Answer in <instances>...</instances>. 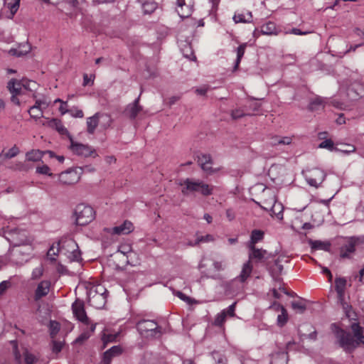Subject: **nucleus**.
Instances as JSON below:
<instances>
[{"label": "nucleus", "instance_id": "obj_1", "mask_svg": "<svg viewBox=\"0 0 364 364\" xmlns=\"http://www.w3.org/2000/svg\"><path fill=\"white\" fill-rule=\"evenodd\" d=\"M179 185L182 186L181 193L183 196L199 193L203 196H208L213 194L214 188L213 186H210L203 181L190 178L181 181Z\"/></svg>", "mask_w": 364, "mask_h": 364}, {"label": "nucleus", "instance_id": "obj_2", "mask_svg": "<svg viewBox=\"0 0 364 364\" xmlns=\"http://www.w3.org/2000/svg\"><path fill=\"white\" fill-rule=\"evenodd\" d=\"M108 291L101 284L92 286L88 293V303L90 306L97 309H102L106 303Z\"/></svg>", "mask_w": 364, "mask_h": 364}, {"label": "nucleus", "instance_id": "obj_3", "mask_svg": "<svg viewBox=\"0 0 364 364\" xmlns=\"http://www.w3.org/2000/svg\"><path fill=\"white\" fill-rule=\"evenodd\" d=\"M136 327L139 333L146 338H159L162 334V328L153 320H140Z\"/></svg>", "mask_w": 364, "mask_h": 364}, {"label": "nucleus", "instance_id": "obj_4", "mask_svg": "<svg viewBox=\"0 0 364 364\" xmlns=\"http://www.w3.org/2000/svg\"><path fill=\"white\" fill-rule=\"evenodd\" d=\"M31 81L27 80H18L16 79L12 78L11 79L7 84V89L9 92L11 94V101L17 105H20V102L18 98V95H21L23 93V89L26 90H32L31 87ZM32 83L35 84V82H32Z\"/></svg>", "mask_w": 364, "mask_h": 364}, {"label": "nucleus", "instance_id": "obj_5", "mask_svg": "<svg viewBox=\"0 0 364 364\" xmlns=\"http://www.w3.org/2000/svg\"><path fill=\"white\" fill-rule=\"evenodd\" d=\"M74 217L77 225H86L94 220L95 211L90 205L79 204L75 209Z\"/></svg>", "mask_w": 364, "mask_h": 364}, {"label": "nucleus", "instance_id": "obj_6", "mask_svg": "<svg viewBox=\"0 0 364 364\" xmlns=\"http://www.w3.org/2000/svg\"><path fill=\"white\" fill-rule=\"evenodd\" d=\"M335 333L340 347L346 353H352L360 345L349 332L342 328H337Z\"/></svg>", "mask_w": 364, "mask_h": 364}, {"label": "nucleus", "instance_id": "obj_7", "mask_svg": "<svg viewBox=\"0 0 364 364\" xmlns=\"http://www.w3.org/2000/svg\"><path fill=\"white\" fill-rule=\"evenodd\" d=\"M363 245L360 236H352L346 237L345 242L339 250L340 257L342 259H351L355 252V247Z\"/></svg>", "mask_w": 364, "mask_h": 364}, {"label": "nucleus", "instance_id": "obj_8", "mask_svg": "<svg viewBox=\"0 0 364 364\" xmlns=\"http://www.w3.org/2000/svg\"><path fill=\"white\" fill-rule=\"evenodd\" d=\"M4 236L14 247H20L28 242L26 232L16 228H8L4 231Z\"/></svg>", "mask_w": 364, "mask_h": 364}, {"label": "nucleus", "instance_id": "obj_9", "mask_svg": "<svg viewBox=\"0 0 364 364\" xmlns=\"http://www.w3.org/2000/svg\"><path fill=\"white\" fill-rule=\"evenodd\" d=\"M63 249H66L68 252V257L71 261L79 262L82 260L81 252L77 242L72 238H68L62 242Z\"/></svg>", "mask_w": 364, "mask_h": 364}, {"label": "nucleus", "instance_id": "obj_10", "mask_svg": "<svg viewBox=\"0 0 364 364\" xmlns=\"http://www.w3.org/2000/svg\"><path fill=\"white\" fill-rule=\"evenodd\" d=\"M70 139V150L76 155L88 157L90 156H93L95 157L97 156L95 153V149L87 144H83L81 143H78L75 141L71 137Z\"/></svg>", "mask_w": 364, "mask_h": 364}, {"label": "nucleus", "instance_id": "obj_11", "mask_svg": "<svg viewBox=\"0 0 364 364\" xmlns=\"http://www.w3.org/2000/svg\"><path fill=\"white\" fill-rule=\"evenodd\" d=\"M81 173V168H70L60 173L59 175V181L65 185H73L80 180Z\"/></svg>", "mask_w": 364, "mask_h": 364}, {"label": "nucleus", "instance_id": "obj_12", "mask_svg": "<svg viewBox=\"0 0 364 364\" xmlns=\"http://www.w3.org/2000/svg\"><path fill=\"white\" fill-rule=\"evenodd\" d=\"M326 174L325 172L318 168L311 169L308 174L305 176V178L308 184L311 186L318 188L325 180Z\"/></svg>", "mask_w": 364, "mask_h": 364}, {"label": "nucleus", "instance_id": "obj_13", "mask_svg": "<svg viewBox=\"0 0 364 364\" xmlns=\"http://www.w3.org/2000/svg\"><path fill=\"white\" fill-rule=\"evenodd\" d=\"M100 119H103L107 126H109L112 122L111 117L107 114L97 112L93 116L87 118V127L89 134H93L97 128Z\"/></svg>", "mask_w": 364, "mask_h": 364}, {"label": "nucleus", "instance_id": "obj_14", "mask_svg": "<svg viewBox=\"0 0 364 364\" xmlns=\"http://www.w3.org/2000/svg\"><path fill=\"white\" fill-rule=\"evenodd\" d=\"M72 311L74 316L79 321L86 325L90 323V319L86 314L84 302L78 299H76L72 304Z\"/></svg>", "mask_w": 364, "mask_h": 364}, {"label": "nucleus", "instance_id": "obj_15", "mask_svg": "<svg viewBox=\"0 0 364 364\" xmlns=\"http://www.w3.org/2000/svg\"><path fill=\"white\" fill-rule=\"evenodd\" d=\"M197 162L198 165L200 166L202 170L205 171L207 174L211 175L215 172H217L219 169L213 168L212 167L213 165V159L210 154H200L197 156Z\"/></svg>", "mask_w": 364, "mask_h": 364}, {"label": "nucleus", "instance_id": "obj_16", "mask_svg": "<svg viewBox=\"0 0 364 364\" xmlns=\"http://www.w3.org/2000/svg\"><path fill=\"white\" fill-rule=\"evenodd\" d=\"M176 11L182 18H188L192 14L193 9V0H177Z\"/></svg>", "mask_w": 364, "mask_h": 364}, {"label": "nucleus", "instance_id": "obj_17", "mask_svg": "<svg viewBox=\"0 0 364 364\" xmlns=\"http://www.w3.org/2000/svg\"><path fill=\"white\" fill-rule=\"evenodd\" d=\"M250 252L248 255L249 260L255 262H263L267 259L270 255L267 252L263 249L257 248L255 246L247 247Z\"/></svg>", "mask_w": 364, "mask_h": 364}, {"label": "nucleus", "instance_id": "obj_18", "mask_svg": "<svg viewBox=\"0 0 364 364\" xmlns=\"http://www.w3.org/2000/svg\"><path fill=\"white\" fill-rule=\"evenodd\" d=\"M48 107V102L44 100H36L35 105L30 107L28 112L31 117L35 119L43 117V109Z\"/></svg>", "mask_w": 364, "mask_h": 364}, {"label": "nucleus", "instance_id": "obj_19", "mask_svg": "<svg viewBox=\"0 0 364 364\" xmlns=\"http://www.w3.org/2000/svg\"><path fill=\"white\" fill-rule=\"evenodd\" d=\"M139 100L140 95L132 103L129 104L124 110V114L130 119H134L142 110V107L139 105Z\"/></svg>", "mask_w": 364, "mask_h": 364}, {"label": "nucleus", "instance_id": "obj_20", "mask_svg": "<svg viewBox=\"0 0 364 364\" xmlns=\"http://www.w3.org/2000/svg\"><path fill=\"white\" fill-rule=\"evenodd\" d=\"M335 291L337 294L338 301H342L346 299V289L347 286V279L343 277H337L335 279Z\"/></svg>", "mask_w": 364, "mask_h": 364}, {"label": "nucleus", "instance_id": "obj_21", "mask_svg": "<svg viewBox=\"0 0 364 364\" xmlns=\"http://www.w3.org/2000/svg\"><path fill=\"white\" fill-rule=\"evenodd\" d=\"M50 282L48 280L41 281L37 286L34 294L35 301H39L41 298L48 295L50 291Z\"/></svg>", "mask_w": 364, "mask_h": 364}, {"label": "nucleus", "instance_id": "obj_22", "mask_svg": "<svg viewBox=\"0 0 364 364\" xmlns=\"http://www.w3.org/2000/svg\"><path fill=\"white\" fill-rule=\"evenodd\" d=\"M122 348L119 346H112L111 348L106 350L103 354L102 363L109 364L112 358L119 355L122 353Z\"/></svg>", "mask_w": 364, "mask_h": 364}, {"label": "nucleus", "instance_id": "obj_23", "mask_svg": "<svg viewBox=\"0 0 364 364\" xmlns=\"http://www.w3.org/2000/svg\"><path fill=\"white\" fill-rule=\"evenodd\" d=\"M350 328L353 333V338L357 341L359 344H364V328L362 327L357 322H352Z\"/></svg>", "mask_w": 364, "mask_h": 364}, {"label": "nucleus", "instance_id": "obj_24", "mask_svg": "<svg viewBox=\"0 0 364 364\" xmlns=\"http://www.w3.org/2000/svg\"><path fill=\"white\" fill-rule=\"evenodd\" d=\"M134 229L133 224L129 221H124L119 226L112 228V233L114 235H125L131 232Z\"/></svg>", "mask_w": 364, "mask_h": 364}, {"label": "nucleus", "instance_id": "obj_25", "mask_svg": "<svg viewBox=\"0 0 364 364\" xmlns=\"http://www.w3.org/2000/svg\"><path fill=\"white\" fill-rule=\"evenodd\" d=\"M308 243L313 250H322L326 252H330L331 244L328 241L313 240L310 239Z\"/></svg>", "mask_w": 364, "mask_h": 364}, {"label": "nucleus", "instance_id": "obj_26", "mask_svg": "<svg viewBox=\"0 0 364 364\" xmlns=\"http://www.w3.org/2000/svg\"><path fill=\"white\" fill-rule=\"evenodd\" d=\"M31 252L32 247L28 242L26 244L20 246L19 248L16 250L14 255H16L17 257L18 255H22L23 257L21 258V262L23 261L27 262L31 254Z\"/></svg>", "mask_w": 364, "mask_h": 364}, {"label": "nucleus", "instance_id": "obj_27", "mask_svg": "<svg viewBox=\"0 0 364 364\" xmlns=\"http://www.w3.org/2000/svg\"><path fill=\"white\" fill-rule=\"evenodd\" d=\"M338 301L341 305L346 317L351 321H355L357 315L353 311L352 306L346 301V299Z\"/></svg>", "mask_w": 364, "mask_h": 364}, {"label": "nucleus", "instance_id": "obj_28", "mask_svg": "<svg viewBox=\"0 0 364 364\" xmlns=\"http://www.w3.org/2000/svg\"><path fill=\"white\" fill-rule=\"evenodd\" d=\"M264 232L261 230H253L250 235V240L247 247L255 246V245L264 239Z\"/></svg>", "mask_w": 364, "mask_h": 364}, {"label": "nucleus", "instance_id": "obj_29", "mask_svg": "<svg viewBox=\"0 0 364 364\" xmlns=\"http://www.w3.org/2000/svg\"><path fill=\"white\" fill-rule=\"evenodd\" d=\"M31 48V46L28 43H24L20 45L18 48L10 49L9 53L12 55L21 57L29 53Z\"/></svg>", "mask_w": 364, "mask_h": 364}, {"label": "nucleus", "instance_id": "obj_30", "mask_svg": "<svg viewBox=\"0 0 364 364\" xmlns=\"http://www.w3.org/2000/svg\"><path fill=\"white\" fill-rule=\"evenodd\" d=\"M252 271V266L250 261H247L243 264L242 271L238 276V279L240 282H244L251 274Z\"/></svg>", "mask_w": 364, "mask_h": 364}, {"label": "nucleus", "instance_id": "obj_31", "mask_svg": "<svg viewBox=\"0 0 364 364\" xmlns=\"http://www.w3.org/2000/svg\"><path fill=\"white\" fill-rule=\"evenodd\" d=\"M260 32L263 35H268V36H272V35H277V27L276 25L271 21H269L266 24L263 25L261 27Z\"/></svg>", "mask_w": 364, "mask_h": 364}, {"label": "nucleus", "instance_id": "obj_32", "mask_svg": "<svg viewBox=\"0 0 364 364\" xmlns=\"http://www.w3.org/2000/svg\"><path fill=\"white\" fill-rule=\"evenodd\" d=\"M288 354L287 352H278L272 355V364H287Z\"/></svg>", "mask_w": 364, "mask_h": 364}, {"label": "nucleus", "instance_id": "obj_33", "mask_svg": "<svg viewBox=\"0 0 364 364\" xmlns=\"http://www.w3.org/2000/svg\"><path fill=\"white\" fill-rule=\"evenodd\" d=\"M43 155V151H41L38 149H33L26 154V158L29 161L36 162L41 161Z\"/></svg>", "mask_w": 364, "mask_h": 364}, {"label": "nucleus", "instance_id": "obj_34", "mask_svg": "<svg viewBox=\"0 0 364 364\" xmlns=\"http://www.w3.org/2000/svg\"><path fill=\"white\" fill-rule=\"evenodd\" d=\"M291 138L289 136H274L272 137L270 144L272 146H277L280 144L289 145L291 143Z\"/></svg>", "mask_w": 364, "mask_h": 364}, {"label": "nucleus", "instance_id": "obj_35", "mask_svg": "<svg viewBox=\"0 0 364 364\" xmlns=\"http://www.w3.org/2000/svg\"><path fill=\"white\" fill-rule=\"evenodd\" d=\"M19 152L20 150L18 147L16 145H14L6 152H4V150H3L0 154V158L5 157L6 159H12L16 156L19 154Z\"/></svg>", "mask_w": 364, "mask_h": 364}, {"label": "nucleus", "instance_id": "obj_36", "mask_svg": "<svg viewBox=\"0 0 364 364\" xmlns=\"http://www.w3.org/2000/svg\"><path fill=\"white\" fill-rule=\"evenodd\" d=\"M19 2L20 0H4V4L10 10L12 16L18 11Z\"/></svg>", "mask_w": 364, "mask_h": 364}, {"label": "nucleus", "instance_id": "obj_37", "mask_svg": "<svg viewBox=\"0 0 364 364\" xmlns=\"http://www.w3.org/2000/svg\"><path fill=\"white\" fill-rule=\"evenodd\" d=\"M246 16L247 18H246L244 14H235L233 16V20L236 23L250 22L252 17V13L249 11L246 14Z\"/></svg>", "mask_w": 364, "mask_h": 364}, {"label": "nucleus", "instance_id": "obj_38", "mask_svg": "<svg viewBox=\"0 0 364 364\" xmlns=\"http://www.w3.org/2000/svg\"><path fill=\"white\" fill-rule=\"evenodd\" d=\"M288 321V314L285 308H282V312L277 316V325L280 327L284 326Z\"/></svg>", "mask_w": 364, "mask_h": 364}, {"label": "nucleus", "instance_id": "obj_39", "mask_svg": "<svg viewBox=\"0 0 364 364\" xmlns=\"http://www.w3.org/2000/svg\"><path fill=\"white\" fill-rule=\"evenodd\" d=\"M325 100L321 97H316L309 104V108L311 111L316 110L318 108L319 106H321L324 104Z\"/></svg>", "mask_w": 364, "mask_h": 364}, {"label": "nucleus", "instance_id": "obj_40", "mask_svg": "<svg viewBox=\"0 0 364 364\" xmlns=\"http://www.w3.org/2000/svg\"><path fill=\"white\" fill-rule=\"evenodd\" d=\"M50 337L53 339L60 331V324L55 321H50L49 324Z\"/></svg>", "mask_w": 364, "mask_h": 364}, {"label": "nucleus", "instance_id": "obj_41", "mask_svg": "<svg viewBox=\"0 0 364 364\" xmlns=\"http://www.w3.org/2000/svg\"><path fill=\"white\" fill-rule=\"evenodd\" d=\"M50 346L53 353L57 354L60 353L63 349V347L64 346V341H56L54 340L53 338L51 341Z\"/></svg>", "mask_w": 364, "mask_h": 364}, {"label": "nucleus", "instance_id": "obj_42", "mask_svg": "<svg viewBox=\"0 0 364 364\" xmlns=\"http://www.w3.org/2000/svg\"><path fill=\"white\" fill-rule=\"evenodd\" d=\"M212 355L216 364H227L228 360L223 354L214 351Z\"/></svg>", "mask_w": 364, "mask_h": 364}, {"label": "nucleus", "instance_id": "obj_43", "mask_svg": "<svg viewBox=\"0 0 364 364\" xmlns=\"http://www.w3.org/2000/svg\"><path fill=\"white\" fill-rule=\"evenodd\" d=\"M157 6L156 4L154 2H145L142 5L143 11L145 14H151L155 11Z\"/></svg>", "mask_w": 364, "mask_h": 364}, {"label": "nucleus", "instance_id": "obj_44", "mask_svg": "<svg viewBox=\"0 0 364 364\" xmlns=\"http://www.w3.org/2000/svg\"><path fill=\"white\" fill-rule=\"evenodd\" d=\"M52 123L55 126L57 131L61 134H68V129L63 125L61 122L58 119H53Z\"/></svg>", "mask_w": 364, "mask_h": 364}, {"label": "nucleus", "instance_id": "obj_45", "mask_svg": "<svg viewBox=\"0 0 364 364\" xmlns=\"http://www.w3.org/2000/svg\"><path fill=\"white\" fill-rule=\"evenodd\" d=\"M226 318L227 316H225V312L221 311L215 316L214 320V325L216 326L222 327L226 321Z\"/></svg>", "mask_w": 364, "mask_h": 364}, {"label": "nucleus", "instance_id": "obj_46", "mask_svg": "<svg viewBox=\"0 0 364 364\" xmlns=\"http://www.w3.org/2000/svg\"><path fill=\"white\" fill-rule=\"evenodd\" d=\"M318 148L327 149L330 151H335V149H337L334 147L333 141L331 139H325L318 145Z\"/></svg>", "mask_w": 364, "mask_h": 364}, {"label": "nucleus", "instance_id": "obj_47", "mask_svg": "<svg viewBox=\"0 0 364 364\" xmlns=\"http://www.w3.org/2000/svg\"><path fill=\"white\" fill-rule=\"evenodd\" d=\"M274 266L275 267L272 269V274L273 277H274L275 274H280L283 270V266L282 264H281V261L279 258L275 260Z\"/></svg>", "mask_w": 364, "mask_h": 364}, {"label": "nucleus", "instance_id": "obj_48", "mask_svg": "<svg viewBox=\"0 0 364 364\" xmlns=\"http://www.w3.org/2000/svg\"><path fill=\"white\" fill-rule=\"evenodd\" d=\"M291 307L294 310L302 314L306 309V305L301 301H294L291 302Z\"/></svg>", "mask_w": 364, "mask_h": 364}, {"label": "nucleus", "instance_id": "obj_49", "mask_svg": "<svg viewBox=\"0 0 364 364\" xmlns=\"http://www.w3.org/2000/svg\"><path fill=\"white\" fill-rule=\"evenodd\" d=\"M176 296L178 298H180L181 300H183L185 302H186L188 304H196L197 303V301H196L195 299L189 297L188 296L186 295L185 294L181 292V291H177Z\"/></svg>", "mask_w": 364, "mask_h": 364}, {"label": "nucleus", "instance_id": "obj_50", "mask_svg": "<svg viewBox=\"0 0 364 364\" xmlns=\"http://www.w3.org/2000/svg\"><path fill=\"white\" fill-rule=\"evenodd\" d=\"M245 115H248L245 111L240 108L233 109L231 112V117L233 119H240Z\"/></svg>", "mask_w": 364, "mask_h": 364}, {"label": "nucleus", "instance_id": "obj_51", "mask_svg": "<svg viewBox=\"0 0 364 364\" xmlns=\"http://www.w3.org/2000/svg\"><path fill=\"white\" fill-rule=\"evenodd\" d=\"M236 302H234L230 306H229L227 309H225L222 311V312H225V316L228 317H234L235 314V307H236Z\"/></svg>", "mask_w": 364, "mask_h": 364}, {"label": "nucleus", "instance_id": "obj_52", "mask_svg": "<svg viewBox=\"0 0 364 364\" xmlns=\"http://www.w3.org/2000/svg\"><path fill=\"white\" fill-rule=\"evenodd\" d=\"M23 355L26 364H34L37 360L36 358L27 350L23 353Z\"/></svg>", "mask_w": 364, "mask_h": 364}, {"label": "nucleus", "instance_id": "obj_53", "mask_svg": "<svg viewBox=\"0 0 364 364\" xmlns=\"http://www.w3.org/2000/svg\"><path fill=\"white\" fill-rule=\"evenodd\" d=\"M36 173L39 174L53 176L52 173H50V168L47 165H43L41 166H37Z\"/></svg>", "mask_w": 364, "mask_h": 364}, {"label": "nucleus", "instance_id": "obj_54", "mask_svg": "<svg viewBox=\"0 0 364 364\" xmlns=\"http://www.w3.org/2000/svg\"><path fill=\"white\" fill-rule=\"evenodd\" d=\"M43 268L42 265L36 267L32 272V275H31L32 279H39L43 275Z\"/></svg>", "mask_w": 364, "mask_h": 364}, {"label": "nucleus", "instance_id": "obj_55", "mask_svg": "<svg viewBox=\"0 0 364 364\" xmlns=\"http://www.w3.org/2000/svg\"><path fill=\"white\" fill-rule=\"evenodd\" d=\"M346 149H335V151H340V152H342L345 154H349L350 153H353L355 151V146L352 145V144H346Z\"/></svg>", "mask_w": 364, "mask_h": 364}, {"label": "nucleus", "instance_id": "obj_56", "mask_svg": "<svg viewBox=\"0 0 364 364\" xmlns=\"http://www.w3.org/2000/svg\"><path fill=\"white\" fill-rule=\"evenodd\" d=\"M90 337V331H85L82 333H81L76 339V343H82L83 341H86Z\"/></svg>", "mask_w": 364, "mask_h": 364}, {"label": "nucleus", "instance_id": "obj_57", "mask_svg": "<svg viewBox=\"0 0 364 364\" xmlns=\"http://www.w3.org/2000/svg\"><path fill=\"white\" fill-rule=\"evenodd\" d=\"M118 252L124 255H127L132 252V247L129 245H123L119 247Z\"/></svg>", "mask_w": 364, "mask_h": 364}, {"label": "nucleus", "instance_id": "obj_58", "mask_svg": "<svg viewBox=\"0 0 364 364\" xmlns=\"http://www.w3.org/2000/svg\"><path fill=\"white\" fill-rule=\"evenodd\" d=\"M213 240V236L211 235H206L205 236H201L198 237L196 244H199L200 242H206Z\"/></svg>", "mask_w": 364, "mask_h": 364}, {"label": "nucleus", "instance_id": "obj_59", "mask_svg": "<svg viewBox=\"0 0 364 364\" xmlns=\"http://www.w3.org/2000/svg\"><path fill=\"white\" fill-rule=\"evenodd\" d=\"M70 114L74 117L82 118L84 116L83 112L77 108L70 109Z\"/></svg>", "mask_w": 364, "mask_h": 364}, {"label": "nucleus", "instance_id": "obj_60", "mask_svg": "<svg viewBox=\"0 0 364 364\" xmlns=\"http://www.w3.org/2000/svg\"><path fill=\"white\" fill-rule=\"evenodd\" d=\"M247 46V43H242L237 48V58L239 59H242V58L244 55L245 50Z\"/></svg>", "mask_w": 364, "mask_h": 364}, {"label": "nucleus", "instance_id": "obj_61", "mask_svg": "<svg viewBox=\"0 0 364 364\" xmlns=\"http://www.w3.org/2000/svg\"><path fill=\"white\" fill-rule=\"evenodd\" d=\"M94 77H95L94 75H90L89 77L87 74H84L82 85L87 86V85H90V82L92 85L93 82H94Z\"/></svg>", "mask_w": 364, "mask_h": 364}, {"label": "nucleus", "instance_id": "obj_62", "mask_svg": "<svg viewBox=\"0 0 364 364\" xmlns=\"http://www.w3.org/2000/svg\"><path fill=\"white\" fill-rule=\"evenodd\" d=\"M288 33L294 34V35H306L310 33L309 31H301L299 28H294L287 32Z\"/></svg>", "mask_w": 364, "mask_h": 364}, {"label": "nucleus", "instance_id": "obj_63", "mask_svg": "<svg viewBox=\"0 0 364 364\" xmlns=\"http://www.w3.org/2000/svg\"><path fill=\"white\" fill-rule=\"evenodd\" d=\"M67 107H68L67 102H62V103L59 107V111L60 112L61 114H65V113L70 114V109H68Z\"/></svg>", "mask_w": 364, "mask_h": 364}, {"label": "nucleus", "instance_id": "obj_64", "mask_svg": "<svg viewBox=\"0 0 364 364\" xmlns=\"http://www.w3.org/2000/svg\"><path fill=\"white\" fill-rule=\"evenodd\" d=\"M10 282L8 281H3L0 283V294H2L9 287Z\"/></svg>", "mask_w": 364, "mask_h": 364}]
</instances>
